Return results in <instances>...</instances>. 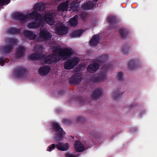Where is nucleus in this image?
Instances as JSON below:
<instances>
[{
  "instance_id": "nucleus-1",
  "label": "nucleus",
  "mask_w": 157,
  "mask_h": 157,
  "mask_svg": "<svg viewBox=\"0 0 157 157\" xmlns=\"http://www.w3.org/2000/svg\"><path fill=\"white\" fill-rule=\"evenodd\" d=\"M53 51L55 55L46 57L42 55L39 58L37 55L34 54L30 55L29 57L32 59L41 58L43 63H55L58 62L61 59H65L68 56L72 54L73 52L71 49L60 48L57 45L54 46Z\"/></svg>"
},
{
  "instance_id": "nucleus-2",
  "label": "nucleus",
  "mask_w": 157,
  "mask_h": 157,
  "mask_svg": "<svg viewBox=\"0 0 157 157\" xmlns=\"http://www.w3.org/2000/svg\"><path fill=\"white\" fill-rule=\"evenodd\" d=\"M35 18L34 22L29 24L28 27L30 28H38L42 27L44 22V20L50 25L54 24V21L52 17V14L49 13H47L44 18H42L40 16H39L36 11H34L31 14H29L26 17H23L22 20H30Z\"/></svg>"
},
{
  "instance_id": "nucleus-3",
  "label": "nucleus",
  "mask_w": 157,
  "mask_h": 157,
  "mask_svg": "<svg viewBox=\"0 0 157 157\" xmlns=\"http://www.w3.org/2000/svg\"><path fill=\"white\" fill-rule=\"evenodd\" d=\"M52 125L56 132L55 140L57 141L62 140L65 135V133L63 131L62 129L60 127L57 123H53Z\"/></svg>"
},
{
  "instance_id": "nucleus-4",
  "label": "nucleus",
  "mask_w": 157,
  "mask_h": 157,
  "mask_svg": "<svg viewBox=\"0 0 157 157\" xmlns=\"http://www.w3.org/2000/svg\"><path fill=\"white\" fill-rule=\"evenodd\" d=\"M79 61V59L77 57H74L71 59L65 62L64 68L67 69H70L77 64Z\"/></svg>"
},
{
  "instance_id": "nucleus-5",
  "label": "nucleus",
  "mask_w": 157,
  "mask_h": 157,
  "mask_svg": "<svg viewBox=\"0 0 157 157\" xmlns=\"http://www.w3.org/2000/svg\"><path fill=\"white\" fill-rule=\"evenodd\" d=\"M75 5L74 3L72 4L71 5L69 4V2L66 1V2L62 3L59 5L58 7V10L59 11H67L68 10L69 8H71L73 10H76V9L74 8Z\"/></svg>"
},
{
  "instance_id": "nucleus-6",
  "label": "nucleus",
  "mask_w": 157,
  "mask_h": 157,
  "mask_svg": "<svg viewBox=\"0 0 157 157\" xmlns=\"http://www.w3.org/2000/svg\"><path fill=\"white\" fill-rule=\"evenodd\" d=\"M57 148L61 151L67 150L69 147V145L67 143H63L62 142H59L56 145Z\"/></svg>"
},
{
  "instance_id": "nucleus-7",
  "label": "nucleus",
  "mask_w": 157,
  "mask_h": 157,
  "mask_svg": "<svg viewBox=\"0 0 157 157\" xmlns=\"http://www.w3.org/2000/svg\"><path fill=\"white\" fill-rule=\"evenodd\" d=\"M50 67L48 66H43L41 67L39 70V73L41 75H45L49 72Z\"/></svg>"
},
{
  "instance_id": "nucleus-8",
  "label": "nucleus",
  "mask_w": 157,
  "mask_h": 157,
  "mask_svg": "<svg viewBox=\"0 0 157 157\" xmlns=\"http://www.w3.org/2000/svg\"><path fill=\"white\" fill-rule=\"evenodd\" d=\"M40 36L41 40L48 39L51 37V35L46 29L41 30L40 32Z\"/></svg>"
},
{
  "instance_id": "nucleus-9",
  "label": "nucleus",
  "mask_w": 157,
  "mask_h": 157,
  "mask_svg": "<svg viewBox=\"0 0 157 157\" xmlns=\"http://www.w3.org/2000/svg\"><path fill=\"white\" fill-rule=\"evenodd\" d=\"M100 37L98 35L93 36L90 41V44L92 46H97L99 42Z\"/></svg>"
},
{
  "instance_id": "nucleus-10",
  "label": "nucleus",
  "mask_w": 157,
  "mask_h": 157,
  "mask_svg": "<svg viewBox=\"0 0 157 157\" xmlns=\"http://www.w3.org/2000/svg\"><path fill=\"white\" fill-rule=\"evenodd\" d=\"M75 150L78 152L82 151L85 149L83 145L80 142L78 141L75 142Z\"/></svg>"
},
{
  "instance_id": "nucleus-11",
  "label": "nucleus",
  "mask_w": 157,
  "mask_h": 157,
  "mask_svg": "<svg viewBox=\"0 0 157 157\" xmlns=\"http://www.w3.org/2000/svg\"><path fill=\"white\" fill-rule=\"evenodd\" d=\"M103 90L102 89H97L94 91L92 96L93 99L95 100L100 98L102 94L103 93Z\"/></svg>"
},
{
  "instance_id": "nucleus-12",
  "label": "nucleus",
  "mask_w": 157,
  "mask_h": 157,
  "mask_svg": "<svg viewBox=\"0 0 157 157\" xmlns=\"http://www.w3.org/2000/svg\"><path fill=\"white\" fill-rule=\"evenodd\" d=\"M99 66L97 64H90L88 67L87 71L90 73H93L97 71L99 68Z\"/></svg>"
},
{
  "instance_id": "nucleus-13",
  "label": "nucleus",
  "mask_w": 157,
  "mask_h": 157,
  "mask_svg": "<svg viewBox=\"0 0 157 157\" xmlns=\"http://www.w3.org/2000/svg\"><path fill=\"white\" fill-rule=\"evenodd\" d=\"M67 32V28L63 26L57 28L56 29V33L60 35H64L66 34Z\"/></svg>"
},
{
  "instance_id": "nucleus-14",
  "label": "nucleus",
  "mask_w": 157,
  "mask_h": 157,
  "mask_svg": "<svg viewBox=\"0 0 157 157\" xmlns=\"http://www.w3.org/2000/svg\"><path fill=\"white\" fill-rule=\"evenodd\" d=\"M24 34L25 36L29 37L31 39H35V34L30 32L25 31L24 32Z\"/></svg>"
},
{
  "instance_id": "nucleus-15",
  "label": "nucleus",
  "mask_w": 157,
  "mask_h": 157,
  "mask_svg": "<svg viewBox=\"0 0 157 157\" xmlns=\"http://www.w3.org/2000/svg\"><path fill=\"white\" fill-rule=\"evenodd\" d=\"M78 18V16H75L72 19L69 21V23L70 25L71 26H75L77 24V20Z\"/></svg>"
},
{
  "instance_id": "nucleus-16",
  "label": "nucleus",
  "mask_w": 157,
  "mask_h": 157,
  "mask_svg": "<svg viewBox=\"0 0 157 157\" xmlns=\"http://www.w3.org/2000/svg\"><path fill=\"white\" fill-rule=\"evenodd\" d=\"M107 78V74L106 73L101 74L100 76L99 77L98 79L95 80L97 82H100L103 81L105 79Z\"/></svg>"
},
{
  "instance_id": "nucleus-17",
  "label": "nucleus",
  "mask_w": 157,
  "mask_h": 157,
  "mask_svg": "<svg viewBox=\"0 0 157 157\" xmlns=\"http://www.w3.org/2000/svg\"><path fill=\"white\" fill-rule=\"evenodd\" d=\"M82 33L81 30H78L73 32L72 34V36L74 38L80 37Z\"/></svg>"
},
{
  "instance_id": "nucleus-18",
  "label": "nucleus",
  "mask_w": 157,
  "mask_h": 157,
  "mask_svg": "<svg viewBox=\"0 0 157 157\" xmlns=\"http://www.w3.org/2000/svg\"><path fill=\"white\" fill-rule=\"evenodd\" d=\"M136 60H132L128 63V66L130 68H133L136 65Z\"/></svg>"
},
{
  "instance_id": "nucleus-19",
  "label": "nucleus",
  "mask_w": 157,
  "mask_h": 157,
  "mask_svg": "<svg viewBox=\"0 0 157 157\" xmlns=\"http://www.w3.org/2000/svg\"><path fill=\"white\" fill-rule=\"evenodd\" d=\"M25 49L22 47H20L18 49L16 50V52L17 54L21 55L25 51Z\"/></svg>"
},
{
  "instance_id": "nucleus-20",
  "label": "nucleus",
  "mask_w": 157,
  "mask_h": 157,
  "mask_svg": "<svg viewBox=\"0 0 157 157\" xmlns=\"http://www.w3.org/2000/svg\"><path fill=\"white\" fill-rule=\"evenodd\" d=\"M89 3L86 4L82 6V8L84 9H90L92 7Z\"/></svg>"
},
{
  "instance_id": "nucleus-21",
  "label": "nucleus",
  "mask_w": 157,
  "mask_h": 157,
  "mask_svg": "<svg viewBox=\"0 0 157 157\" xmlns=\"http://www.w3.org/2000/svg\"><path fill=\"white\" fill-rule=\"evenodd\" d=\"M56 147V145L54 144H52L51 146H50L48 147L47 151H50L52 150H54Z\"/></svg>"
},
{
  "instance_id": "nucleus-22",
  "label": "nucleus",
  "mask_w": 157,
  "mask_h": 157,
  "mask_svg": "<svg viewBox=\"0 0 157 157\" xmlns=\"http://www.w3.org/2000/svg\"><path fill=\"white\" fill-rule=\"evenodd\" d=\"M66 157H78V156L75 154L68 153L66 154Z\"/></svg>"
},
{
  "instance_id": "nucleus-23",
  "label": "nucleus",
  "mask_w": 157,
  "mask_h": 157,
  "mask_svg": "<svg viewBox=\"0 0 157 157\" xmlns=\"http://www.w3.org/2000/svg\"><path fill=\"white\" fill-rule=\"evenodd\" d=\"M4 64V60L2 57H0V65L2 66Z\"/></svg>"
},
{
  "instance_id": "nucleus-24",
  "label": "nucleus",
  "mask_w": 157,
  "mask_h": 157,
  "mask_svg": "<svg viewBox=\"0 0 157 157\" xmlns=\"http://www.w3.org/2000/svg\"><path fill=\"white\" fill-rule=\"evenodd\" d=\"M113 19L112 17H109L108 18V20H109V21L110 22H111L112 21L111 19Z\"/></svg>"
},
{
  "instance_id": "nucleus-25",
  "label": "nucleus",
  "mask_w": 157,
  "mask_h": 157,
  "mask_svg": "<svg viewBox=\"0 0 157 157\" xmlns=\"http://www.w3.org/2000/svg\"><path fill=\"white\" fill-rule=\"evenodd\" d=\"M94 1V2H96L98 0H93Z\"/></svg>"
},
{
  "instance_id": "nucleus-26",
  "label": "nucleus",
  "mask_w": 157,
  "mask_h": 157,
  "mask_svg": "<svg viewBox=\"0 0 157 157\" xmlns=\"http://www.w3.org/2000/svg\"><path fill=\"white\" fill-rule=\"evenodd\" d=\"M105 57V56H104V58Z\"/></svg>"
}]
</instances>
